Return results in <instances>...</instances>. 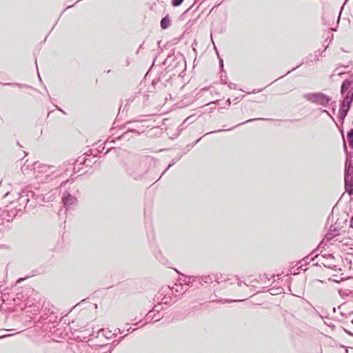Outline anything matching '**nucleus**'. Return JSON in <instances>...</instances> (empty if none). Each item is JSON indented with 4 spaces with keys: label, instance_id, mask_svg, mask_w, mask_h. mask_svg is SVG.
I'll list each match as a JSON object with an SVG mask.
<instances>
[{
    "label": "nucleus",
    "instance_id": "bb28decb",
    "mask_svg": "<svg viewBox=\"0 0 353 353\" xmlns=\"http://www.w3.org/2000/svg\"><path fill=\"white\" fill-rule=\"evenodd\" d=\"M326 259V257L324 255H321L319 259V262H320L321 263H322L324 266L325 267H328L330 268H332V264H327L325 263V260Z\"/></svg>",
    "mask_w": 353,
    "mask_h": 353
},
{
    "label": "nucleus",
    "instance_id": "b1692460",
    "mask_svg": "<svg viewBox=\"0 0 353 353\" xmlns=\"http://www.w3.org/2000/svg\"><path fill=\"white\" fill-rule=\"evenodd\" d=\"M347 139L350 146L353 148V128L350 129L347 134Z\"/></svg>",
    "mask_w": 353,
    "mask_h": 353
},
{
    "label": "nucleus",
    "instance_id": "de8ad7c7",
    "mask_svg": "<svg viewBox=\"0 0 353 353\" xmlns=\"http://www.w3.org/2000/svg\"><path fill=\"white\" fill-rule=\"evenodd\" d=\"M7 216H8V221H10V220H12V216L11 215H10L9 214H7Z\"/></svg>",
    "mask_w": 353,
    "mask_h": 353
},
{
    "label": "nucleus",
    "instance_id": "a211bd4d",
    "mask_svg": "<svg viewBox=\"0 0 353 353\" xmlns=\"http://www.w3.org/2000/svg\"><path fill=\"white\" fill-rule=\"evenodd\" d=\"M42 197V202H50L54 199V196L52 194L47 193L46 194L37 195L36 199H39Z\"/></svg>",
    "mask_w": 353,
    "mask_h": 353
},
{
    "label": "nucleus",
    "instance_id": "5701e85b",
    "mask_svg": "<svg viewBox=\"0 0 353 353\" xmlns=\"http://www.w3.org/2000/svg\"><path fill=\"white\" fill-rule=\"evenodd\" d=\"M49 312H50V314L48 316L46 319H48L49 322H52L53 323L57 322V316L54 315V310H52L50 311V309H49Z\"/></svg>",
    "mask_w": 353,
    "mask_h": 353
},
{
    "label": "nucleus",
    "instance_id": "1a4fd4ad",
    "mask_svg": "<svg viewBox=\"0 0 353 353\" xmlns=\"http://www.w3.org/2000/svg\"><path fill=\"white\" fill-rule=\"evenodd\" d=\"M72 164L70 161H65L60 165L57 170H53L52 174H55V178H64L65 176H68L67 172L68 171L69 167Z\"/></svg>",
    "mask_w": 353,
    "mask_h": 353
},
{
    "label": "nucleus",
    "instance_id": "603ef678",
    "mask_svg": "<svg viewBox=\"0 0 353 353\" xmlns=\"http://www.w3.org/2000/svg\"><path fill=\"white\" fill-rule=\"evenodd\" d=\"M134 330H135V329H132L131 327H129L128 329V332H133Z\"/></svg>",
    "mask_w": 353,
    "mask_h": 353
},
{
    "label": "nucleus",
    "instance_id": "864d4df0",
    "mask_svg": "<svg viewBox=\"0 0 353 353\" xmlns=\"http://www.w3.org/2000/svg\"><path fill=\"white\" fill-rule=\"evenodd\" d=\"M343 148H344V150H347V145H346V143H345V141H344L343 142Z\"/></svg>",
    "mask_w": 353,
    "mask_h": 353
},
{
    "label": "nucleus",
    "instance_id": "412c9836",
    "mask_svg": "<svg viewBox=\"0 0 353 353\" xmlns=\"http://www.w3.org/2000/svg\"><path fill=\"white\" fill-rule=\"evenodd\" d=\"M28 296L26 294H23V293H17L14 298V301L16 303H19L21 301H26Z\"/></svg>",
    "mask_w": 353,
    "mask_h": 353
},
{
    "label": "nucleus",
    "instance_id": "c03bdc74",
    "mask_svg": "<svg viewBox=\"0 0 353 353\" xmlns=\"http://www.w3.org/2000/svg\"><path fill=\"white\" fill-rule=\"evenodd\" d=\"M70 181V179H66V180H65V181H62V183H61V186H60V187L61 188L63 185H64L65 184H66V183H67L68 182H69Z\"/></svg>",
    "mask_w": 353,
    "mask_h": 353
},
{
    "label": "nucleus",
    "instance_id": "a18cd8bd",
    "mask_svg": "<svg viewBox=\"0 0 353 353\" xmlns=\"http://www.w3.org/2000/svg\"><path fill=\"white\" fill-rule=\"evenodd\" d=\"M56 108H57L58 110L61 111V112L62 113H63L64 114H66V112H65L64 110H63L61 108H59V106L56 105Z\"/></svg>",
    "mask_w": 353,
    "mask_h": 353
},
{
    "label": "nucleus",
    "instance_id": "5fc2aeb1",
    "mask_svg": "<svg viewBox=\"0 0 353 353\" xmlns=\"http://www.w3.org/2000/svg\"><path fill=\"white\" fill-rule=\"evenodd\" d=\"M127 336V334H125V336H123L120 337V338H119V339L118 340V341H119V343H120V342L123 340V339L125 336Z\"/></svg>",
    "mask_w": 353,
    "mask_h": 353
},
{
    "label": "nucleus",
    "instance_id": "79ce46f5",
    "mask_svg": "<svg viewBox=\"0 0 353 353\" xmlns=\"http://www.w3.org/2000/svg\"><path fill=\"white\" fill-rule=\"evenodd\" d=\"M222 131H224V130H214V131L209 132L206 133L204 136L208 135V134H210L218 133V132H222Z\"/></svg>",
    "mask_w": 353,
    "mask_h": 353
},
{
    "label": "nucleus",
    "instance_id": "13d9d810",
    "mask_svg": "<svg viewBox=\"0 0 353 353\" xmlns=\"http://www.w3.org/2000/svg\"><path fill=\"white\" fill-rule=\"evenodd\" d=\"M345 332H346V333H347L349 335H351V336H352V335H353V334H352L351 332H350V331L345 330Z\"/></svg>",
    "mask_w": 353,
    "mask_h": 353
},
{
    "label": "nucleus",
    "instance_id": "6e6d98bb",
    "mask_svg": "<svg viewBox=\"0 0 353 353\" xmlns=\"http://www.w3.org/2000/svg\"><path fill=\"white\" fill-rule=\"evenodd\" d=\"M136 121H130L126 123V124H132L134 123H135Z\"/></svg>",
    "mask_w": 353,
    "mask_h": 353
},
{
    "label": "nucleus",
    "instance_id": "338daca9",
    "mask_svg": "<svg viewBox=\"0 0 353 353\" xmlns=\"http://www.w3.org/2000/svg\"><path fill=\"white\" fill-rule=\"evenodd\" d=\"M331 30H332V31H336V28H331Z\"/></svg>",
    "mask_w": 353,
    "mask_h": 353
},
{
    "label": "nucleus",
    "instance_id": "72a5a7b5",
    "mask_svg": "<svg viewBox=\"0 0 353 353\" xmlns=\"http://www.w3.org/2000/svg\"><path fill=\"white\" fill-rule=\"evenodd\" d=\"M162 309V307L161 305V304L158 303L157 305H155L154 306V307L152 308V310L154 312H157L159 313Z\"/></svg>",
    "mask_w": 353,
    "mask_h": 353
},
{
    "label": "nucleus",
    "instance_id": "680f3d73",
    "mask_svg": "<svg viewBox=\"0 0 353 353\" xmlns=\"http://www.w3.org/2000/svg\"><path fill=\"white\" fill-rule=\"evenodd\" d=\"M323 112H325L327 114H328L329 116H330V114H329V112H328L326 110H323Z\"/></svg>",
    "mask_w": 353,
    "mask_h": 353
},
{
    "label": "nucleus",
    "instance_id": "8fccbe9b",
    "mask_svg": "<svg viewBox=\"0 0 353 353\" xmlns=\"http://www.w3.org/2000/svg\"><path fill=\"white\" fill-rule=\"evenodd\" d=\"M24 278H20L17 281V283H20L22 281H23Z\"/></svg>",
    "mask_w": 353,
    "mask_h": 353
},
{
    "label": "nucleus",
    "instance_id": "6e6552de",
    "mask_svg": "<svg viewBox=\"0 0 353 353\" xmlns=\"http://www.w3.org/2000/svg\"><path fill=\"white\" fill-rule=\"evenodd\" d=\"M25 305L26 309L33 307V311L37 312L43 308L44 302L39 294H34L27 298Z\"/></svg>",
    "mask_w": 353,
    "mask_h": 353
},
{
    "label": "nucleus",
    "instance_id": "37998d69",
    "mask_svg": "<svg viewBox=\"0 0 353 353\" xmlns=\"http://www.w3.org/2000/svg\"><path fill=\"white\" fill-rule=\"evenodd\" d=\"M211 104H214L216 105H219V100H216V101H212L209 103V105H211Z\"/></svg>",
    "mask_w": 353,
    "mask_h": 353
},
{
    "label": "nucleus",
    "instance_id": "3c124183",
    "mask_svg": "<svg viewBox=\"0 0 353 353\" xmlns=\"http://www.w3.org/2000/svg\"><path fill=\"white\" fill-rule=\"evenodd\" d=\"M230 99H228L226 101H225V104L228 105H230Z\"/></svg>",
    "mask_w": 353,
    "mask_h": 353
},
{
    "label": "nucleus",
    "instance_id": "bf43d9fd",
    "mask_svg": "<svg viewBox=\"0 0 353 353\" xmlns=\"http://www.w3.org/2000/svg\"><path fill=\"white\" fill-rule=\"evenodd\" d=\"M314 258H319V254L315 255L314 257L311 259V260L313 261Z\"/></svg>",
    "mask_w": 353,
    "mask_h": 353
},
{
    "label": "nucleus",
    "instance_id": "393cba45",
    "mask_svg": "<svg viewBox=\"0 0 353 353\" xmlns=\"http://www.w3.org/2000/svg\"><path fill=\"white\" fill-rule=\"evenodd\" d=\"M122 149L120 148H114V147H112L110 148H109L108 150V151L105 152V154H108V153H113L116 155H119L120 154V153L122 152Z\"/></svg>",
    "mask_w": 353,
    "mask_h": 353
},
{
    "label": "nucleus",
    "instance_id": "4be33fe9",
    "mask_svg": "<svg viewBox=\"0 0 353 353\" xmlns=\"http://www.w3.org/2000/svg\"><path fill=\"white\" fill-rule=\"evenodd\" d=\"M146 318L150 321H159L161 317H158L157 319H155V314H154V312L151 310H150L145 315Z\"/></svg>",
    "mask_w": 353,
    "mask_h": 353
},
{
    "label": "nucleus",
    "instance_id": "dca6fc26",
    "mask_svg": "<svg viewBox=\"0 0 353 353\" xmlns=\"http://www.w3.org/2000/svg\"><path fill=\"white\" fill-rule=\"evenodd\" d=\"M196 278L200 283H211L214 282V274L201 276H196Z\"/></svg>",
    "mask_w": 353,
    "mask_h": 353
},
{
    "label": "nucleus",
    "instance_id": "2eb2a0df",
    "mask_svg": "<svg viewBox=\"0 0 353 353\" xmlns=\"http://www.w3.org/2000/svg\"><path fill=\"white\" fill-rule=\"evenodd\" d=\"M214 281L220 283L223 281H229L228 276L221 273L214 274Z\"/></svg>",
    "mask_w": 353,
    "mask_h": 353
},
{
    "label": "nucleus",
    "instance_id": "aec40b11",
    "mask_svg": "<svg viewBox=\"0 0 353 353\" xmlns=\"http://www.w3.org/2000/svg\"><path fill=\"white\" fill-rule=\"evenodd\" d=\"M170 24L171 21L168 14L162 18L161 21V28L162 29H167L170 26Z\"/></svg>",
    "mask_w": 353,
    "mask_h": 353
},
{
    "label": "nucleus",
    "instance_id": "ea45409f",
    "mask_svg": "<svg viewBox=\"0 0 353 353\" xmlns=\"http://www.w3.org/2000/svg\"><path fill=\"white\" fill-rule=\"evenodd\" d=\"M228 87L230 88V89H234L235 90L236 88V84L233 83H231L230 82L229 83H227Z\"/></svg>",
    "mask_w": 353,
    "mask_h": 353
},
{
    "label": "nucleus",
    "instance_id": "cd10ccee",
    "mask_svg": "<svg viewBox=\"0 0 353 353\" xmlns=\"http://www.w3.org/2000/svg\"><path fill=\"white\" fill-rule=\"evenodd\" d=\"M313 54H309L307 57H306L304 59H303V63H305V64H311L312 63H313Z\"/></svg>",
    "mask_w": 353,
    "mask_h": 353
},
{
    "label": "nucleus",
    "instance_id": "0eeeda50",
    "mask_svg": "<svg viewBox=\"0 0 353 353\" xmlns=\"http://www.w3.org/2000/svg\"><path fill=\"white\" fill-rule=\"evenodd\" d=\"M119 343V341L114 340L112 344L96 345L88 347L83 353H112L114 347Z\"/></svg>",
    "mask_w": 353,
    "mask_h": 353
},
{
    "label": "nucleus",
    "instance_id": "09e8293b",
    "mask_svg": "<svg viewBox=\"0 0 353 353\" xmlns=\"http://www.w3.org/2000/svg\"><path fill=\"white\" fill-rule=\"evenodd\" d=\"M350 225L353 228V216L351 217Z\"/></svg>",
    "mask_w": 353,
    "mask_h": 353
},
{
    "label": "nucleus",
    "instance_id": "052dcab7",
    "mask_svg": "<svg viewBox=\"0 0 353 353\" xmlns=\"http://www.w3.org/2000/svg\"><path fill=\"white\" fill-rule=\"evenodd\" d=\"M41 199H42V197H40L39 199H36V201H37L38 203H40V202H42Z\"/></svg>",
    "mask_w": 353,
    "mask_h": 353
},
{
    "label": "nucleus",
    "instance_id": "69168bd1",
    "mask_svg": "<svg viewBox=\"0 0 353 353\" xmlns=\"http://www.w3.org/2000/svg\"><path fill=\"white\" fill-rule=\"evenodd\" d=\"M169 97H170V99H172V94H169Z\"/></svg>",
    "mask_w": 353,
    "mask_h": 353
},
{
    "label": "nucleus",
    "instance_id": "c85d7f7f",
    "mask_svg": "<svg viewBox=\"0 0 353 353\" xmlns=\"http://www.w3.org/2000/svg\"><path fill=\"white\" fill-rule=\"evenodd\" d=\"M334 231H335V228L332 232L327 233L325 235V238L327 239V240L334 239V237H337V234L333 233V232H334Z\"/></svg>",
    "mask_w": 353,
    "mask_h": 353
},
{
    "label": "nucleus",
    "instance_id": "0e129e2a",
    "mask_svg": "<svg viewBox=\"0 0 353 353\" xmlns=\"http://www.w3.org/2000/svg\"><path fill=\"white\" fill-rule=\"evenodd\" d=\"M38 75H39V80L40 81H41V77H40V75H39V73H38Z\"/></svg>",
    "mask_w": 353,
    "mask_h": 353
},
{
    "label": "nucleus",
    "instance_id": "f03ea898",
    "mask_svg": "<svg viewBox=\"0 0 353 353\" xmlns=\"http://www.w3.org/2000/svg\"><path fill=\"white\" fill-rule=\"evenodd\" d=\"M352 81L345 79L341 85V94L343 96V99L339 109V119L342 121L346 117L353 101V86L352 87Z\"/></svg>",
    "mask_w": 353,
    "mask_h": 353
},
{
    "label": "nucleus",
    "instance_id": "f257e3e1",
    "mask_svg": "<svg viewBox=\"0 0 353 353\" xmlns=\"http://www.w3.org/2000/svg\"><path fill=\"white\" fill-rule=\"evenodd\" d=\"M156 167V160L150 156L135 158L129 163H125L127 174L136 181L148 178Z\"/></svg>",
    "mask_w": 353,
    "mask_h": 353
},
{
    "label": "nucleus",
    "instance_id": "7ed1b4c3",
    "mask_svg": "<svg viewBox=\"0 0 353 353\" xmlns=\"http://www.w3.org/2000/svg\"><path fill=\"white\" fill-rule=\"evenodd\" d=\"M303 98L316 105L324 108L329 106L332 97L323 92H310L303 94Z\"/></svg>",
    "mask_w": 353,
    "mask_h": 353
},
{
    "label": "nucleus",
    "instance_id": "e2e57ef3",
    "mask_svg": "<svg viewBox=\"0 0 353 353\" xmlns=\"http://www.w3.org/2000/svg\"><path fill=\"white\" fill-rule=\"evenodd\" d=\"M165 298L162 299V301H163V303L164 304H167L168 303V301H164Z\"/></svg>",
    "mask_w": 353,
    "mask_h": 353
},
{
    "label": "nucleus",
    "instance_id": "a19ab883",
    "mask_svg": "<svg viewBox=\"0 0 353 353\" xmlns=\"http://www.w3.org/2000/svg\"><path fill=\"white\" fill-rule=\"evenodd\" d=\"M182 155L180 154V155H177L176 157H174V159H172L173 160V163H176L178 161L180 160V159L181 158Z\"/></svg>",
    "mask_w": 353,
    "mask_h": 353
},
{
    "label": "nucleus",
    "instance_id": "9b49d317",
    "mask_svg": "<svg viewBox=\"0 0 353 353\" xmlns=\"http://www.w3.org/2000/svg\"><path fill=\"white\" fill-rule=\"evenodd\" d=\"M91 161L87 158L86 156L82 155L79 157L76 161L72 163L74 165L73 172H76V170L78 165H85L86 166H90Z\"/></svg>",
    "mask_w": 353,
    "mask_h": 353
},
{
    "label": "nucleus",
    "instance_id": "39448f33",
    "mask_svg": "<svg viewBox=\"0 0 353 353\" xmlns=\"http://www.w3.org/2000/svg\"><path fill=\"white\" fill-rule=\"evenodd\" d=\"M54 168V165H46L42 164L39 162H35L34 163V170L36 178H41L39 176L40 174H45L44 180L48 181L52 179V176L55 178V174H52L51 172L53 171Z\"/></svg>",
    "mask_w": 353,
    "mask_h": 353
},
{
    "label": "nucleus",
    "instance_id": "473e14b6",
    "mask_svg": "<svg viewBox=\"0 0 353 353\" xmlns=\"http://www.w3.org/2000/svg\"><path fill=\"white\" fill-rule=\"evenodd\" d=\"M234 279L236 281H238L237 285H238L239 287H242L243 285L248 286V285L247 283H245V282L241 281L236 276H234Z\"/></svg>",
    "mask_w": 353,
    "mask_h": 353
},
{
    "label": "nucleus",
    "instance_id": "a878e982",
    "mask_svg": "<svg viewBox=\"0 0 353 353\" xmlns=\"http://www.w3.org/2000/svg\"><path fill=\"white\" fill-rule=\"evenodd\" d=\"M259 120H267V121H273L272 119H265V118H255V119H248L244 122H242L239 124H238L236 126H239V125H243V124H245V123H250V122H252V121H259Z\"/></svg>",
    "mask_w": 353,
    "mask_h": 353
},
{
    "label": "nucleus",
    "instance_id": "20e7f679",
    "mask_svg": "<svg viewBox=\"0 0 353 353\" xmlns=\"http://www.w3.org/2000/svg\"><path fill=\"white\" fill-rule=\"evenodd\" d=\"M163 64L171 70L176 68L182 69L185 65V58L180 52L170 53L163 61Z\"/></svg>",
    "mask_w": 353,
    "mask_h": 353
},
{
    "label": "nucleus",
    "instance_id": "f704fd0d",
    "mask_svg": "<svg viewBox=\"0 0 353 353\" xmlns=\"http://www.w3.org/2000/svg\"><path fill=\"white\" fill-rule=\"evenodd\" d=\"M176 163H173V160H172L171 163L168 165V167L165 168V170L163 172V173L161 174V175L159 176V178L158 179V180L172 166L175 164Z\"/></svg>",
    "mask_w": 353,
    "mask_h": 353
},
{
    "label": "nucleus",
    "instance_id": "4d7b16f0",
    "mask_svg": "<svg viewBox=\"0 0 353 353\" xmlns=\"http://www.w3.org/2000/svg\"><path fill=\"white\" fill-rule=\"evenodd\" d=\"M261 90H262V89H261V90H257V91H256V90H254L251 93H256V92H260V91H261Z\"/></svg>",
    "mask_w": 353,
    "mask_h": 353
},
{
    "label": "nucleus",
    "instance_id": "ddd939ff",
    "mask_svg": "<svg viewBox=\"0 0 353 353\" xmlns=\"http://www.w3.org/2000/svg\"><path fill=\"white\" fill-rule=\"evenodd\" d=\"M176 272L179 274H181V276L183 277V278H180L179 279V281L181 282V284H184V285H191L194 281H195L197 278L196 276H187L181 273H180L179 271L176 270Z\"/></svg>",
    "mask_w": 353,
    "mask_h": 353
},
{
    "label": "nucleus",
    "instance_id": "4468645a",
    "mask_svg": "<svg viewBox=\"0 0 353 353\" xmlns=\"http://www.w3.org/2000/svg\"><path fill=\"white\" fill-rule=\"evenodd\" d=\"M345 187L346 191L350 194H353V175L344 177Z\"/></svg>",
    "mask_w": 353,
    "mask_h": 353
},
{
    "label": "nucleus",
    "instance_id": "c756f323",
    "mask_svg": "<svg viewBox=\"0 0 353 353\" xmlns=\"http://www.w3.org/2000/svg\"><path fill=\"white\" fill-rule=\"evenodd\" d=\"M227 75H226V72L225 73H221V76H220V80H221V83L222 84H227Z\"/></svg>",
    "mask_w": 353,
    "mask_h": 353
},
{
    "label": "nucleus",
    "instance_id": "2f4dec72",
    "mask_svg": "<svg viewBox=\"0 0 353 353\" xmlns=\"http://www.w3.org/2000/svg\"><path fill=\"white\" fill-rule=\"evenodd\" d=\"M184 0H172V6L174 7H178L182 4Z\"/></svg>",
    "mask_w": 353,
    "mask_h": 353
},
{
    "label": "nucleus",
    "instance_id": "c9c22d12",
    "mask_svg": "<svg viewBox=\"0 0 353 353\" xmlns=\"http://www.w3.org/2000/svg\"><path fill=\"white\" fill-rule=\"evenodd\" d=\"M313 54V61H318L319 60V51H316Z\"/></svg>",
    "mask_w": 353,
    "mask_h": 353
},
{
    "label": "nucleus",
    "instance_id": "f3484780",
    "mask_svg": "<svg viewBox=\"0 0 353 353\" xmlns=\"http://www.w3.org/2000/svg\"><path fill=\"white\" fill-rule=\"evenodd\" d=\"M101 334L104 337H105L108 339H112V336H117L116 332L112 333L111 331L105 329H100L98 332V334Z\"/></svg>",
    "mask_w": 353,
    "mask_h": 353
},
{
    "label": "nucleus",
    "instance_id": "f8f14e48",
    "mask_svg": "<svg viewBox=\"0 0 353 353\" xmlns=\"http://www.w3.org/2000/svg\"><path fill=\"white\" fill-rule=\"evenodd\" d=\"M351 157L349 154H347V159L345 161V174L344 177L350 176L353 175V165L350 159Z\"/></svg>",
    "mask_w": 353,
    "mask_h": 353
},
{
    "label": "nucleus",
    "instance_id": "9d476101",
    "mask_svg": "<svg viewBox=\"0 0 353 353\" xmlns=\"http://www.w3.org/2000/svg\"><path fill=\"white\" fill-rule=\"evenodd\" d=\"M144 131H145V129H144L143 126H142L141 128H139V129H136L134 128H130L125 132H123L120 137H119L117 139L129 141L132 137V133H134L137 135H139L141 133L143 132Z\"/></svg>",
    "mask_w": 353,
    "mask_h": 353
},
{
    "label": "nucleus",
    "instance_id": "423d86ee",
    "mask_svg": "<svg viewBox=\"0 0 353 353\" xmlns=\"http://www.w3.org/2000/svg\"><path fill=\"white\" fill-rule=\"evenodd\" d=\"M74 190V188H72V190H66L63 193L61 199L66 210H73L77 205L78 199L74 194H72ZM75 191L78 192L77 189Z\"/></svg>",
    "mask_w": 353,
    "mask_h": 353
},
{
    "label": "nucleus",
    "instance_id": "4c0bfd02",
    "mask_svg": "<svg viewBox=\"0 0 353 353\" xmlns=\"http://www.w3.org/2000/svg\"><path fill=\"white\" fill-rule=\"evenodd\" d=\"M6 85H17L19 88H28L29 87L28 85H26V84H21V83H6Z\"/></svg>",
    "mask_w": 353,
    "mask_h": 353
},
{
    "label": "nucleus",
    "instance_id": "6ab92c4d",
    "mask_svg": "<svg viewBox=\"0 0 353 353\" xmlns=\"http://www.w3.org/2000/svg\"><path fill=\"white\" fill-rule=\"evenodd\" d=\"M37 195H40L39 194H36L34 192H32V191H29L28 193H27V195L26 196L28 198H26L24 197L23 196H21L20 198H19V201L20 202H28L29 201V198L31 197L34 199L36 200V198H37Z\"/></svg>",
    "mask_w": 353,
    "mask_h": 353
},
{
    "label": "nucleus",
    "instance_id": "e433bc0d",
    "mask_svg": "<svg viewBox=\"0 0 353 353\" xmlns=\"http://www.w3.org/2000/svg\"><path fill=\"white\" fill-rule=\"evenodd\" d=\"M337 234V237H334V241H339L341 243H343V245H347V243L346 242H343V239H340V235L339 234Z\"/></svg>",
    "mask_w": 353,
    "mask_h": 353
},
{
    "label": "nucleus",
    "instance_id": "774afa93",
    "mask_svg": "<svg viewBox=\"0 0 353 353\" xmlns=\"http://www.w3.org/2000/svg\"><path fill=\"white\" fill-rule=\"evenodd\" d=\"M328 256H329L330 258H333V256H332V254H330Z\"/></svg>",
    "mask_w": 353,
    "mask_h": 353
},
{
    "label": "nucleus",
    "instance_id": "58836bf2",
    "mask_svg": "<svg viewBox=\"0 0 353 353\" xmlns=\"http://www.w3.org/2000/svg\"><path fill=\"white\" fill-rule=\"evenodd\" d=\"M270 291H272L270 292L271 294H279L281 293L282 289H270Z\"/></svg>",
    "mask_w": 353,
    "mask_h": 353
},
{
    "label": "nucleus",
    "instance_id": "7c9ffc66",
    "mask_svg": "<svg viewBox=\"0 0 353 353\" xmlns=\"http://www.w3.org/2000/svg\"><path fill=\"white\" fill-rule=\"evenodd\" d=\"M216 54H217V55L219 57V67L221 68L220 73H225V71L223 69V60L221 58H220L219 54L217 51H216Z\"/></svg>",
    "mask_w": 353,
    "mask_h": 353
},
{
    "label": "nucleus",
    "instance_id": "49530a36",
    "mask_svg": "<svg viewBox=\"0 0 353 353\" xmlns=\"http://www.w3.org/2000/svg\"><path fill=\"white\" fill-rule=\"evenodd\" d=\"M123 332V330L121 332V330L119 328H117L115 330H114V332L117 333V334L118 333H122Z\"/></svg>",
    "mask_w": 353,
    "mask_h": 353
}]
</instances>
